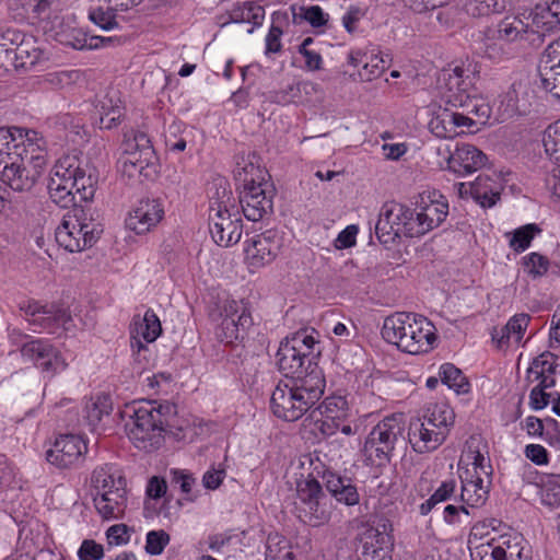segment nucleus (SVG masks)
Wrapping results in <instances>:
<instances>
[{"mask_svg":"<svg viewBox=\"0 0 560 560\" xmlns=\"http://www.w3.org/2000/svg\"><path fill=\"white\" fill-rule=\"evenodd\" d=\"M533 19V13L530 14ZM536 27H533V22L524 23L518 18H504L499 22L494 28H488L486 32L487 40H503L506 43L514 42L518 38L529 39V35H537L538 40H542L545 35L535 32Z\"/></svg>","mask_w":560,"mask_h":560,"instance_id":"b1692460","label":"nucleus"},{"mask_svg":"<svg viewBox=\"0 0 560 560\" xmlns=\"http://www.w3.org/2000/svg\"><path fill=\"white\" fill-rule=\"evenodd\" d=\"M26 151L16 161L0 168V180L13 191L30 192L43 175L47 164L46 142L39 133H31Z\"/></svg>","mask_w":560,"mask_h":560,"instance_id":"20e7f679","label":"nucleus"},{"mask_svg":"<svg viewBox=\"0 0 560 560\" xmlns=\"http://www.w3.org/2000/svg\"><path fill=\"white\" fill-rule=\"evenodd\" d=\"M86 231L80 224L62 219L55 232L56 242L70 253H79L92 247L97 242V232Z\"/></svg>","mask_w":560,"mask_h":560,"instance_id":"6ab92c4d","label":"nucleus"},{"mask_svg":"<svg viewBox=\"0 0 560 560\" xmlns=\"http://www.w3.org/2000/svg\"><path fill=\"white\" fill-rule=\"evenodd\" d=\"M176 413V406L168 401H141L128 406L124 411L129 418L125 423L127 435L137 448L155 450L163 442V433L174 428Z\"/></svg>","mask_w":560,"mask_h":560,"instance_id":"f03ea898","label":"nucleus"},{"mask_svg":"<svg viewBox=\"0 0 560 560\" xmlns=\"http://www.w3.org/2000/svg\"><path fill=\"white\" fill-rule=\"evenodd\" d=\"M296 515L306 525L318 527L327 524L331 517L328 498L319 481L312 475L296 482Z\"/></svg>","mask_w":560,"mask_h":560,"instance_id":"9d476101","label":"nucleus"},{"mask_svg":"<svg viewBox=\"0 0 560 560\" xmlns=\"http://www.w3.org/2000/svg\"><path fill=\"white\" fill-rule=\"evenodd\" d=\"M118 7H96L89 10V19L104 31H110L118 26L116 12Z\"/></svg>","mask_w":560,"mask_h":560,"instance_id":"49530a36","label":"nucleus"},{"mask_svg":"<svg viewBox=\"0 0 560 560\" xmlns=\"http://www.w3.org/2000/svg\"><path fill=\"white\" fill-rule=\"evenodd\" d=\"M455 480L443 481L440 487L420 505L422 515L429 514L438 504L448 501L455 493Z\"/></svg>","mask_w":560,"mask_h":560,"instance_id":"c03bdc74","label":"nucleus"},{"mask_svg":"<svg viewBox=\"0 0 560 560\" xmlns=\"http://www.w3.org/2000/svg\"><path fill=\"white\" fill-rule=\"evenodd\" d=\"M533 27L542 35L560 30V0H545L533 10Z\"/></svg>","mask_w":560,"mask_h":560,"instance_id":"c85d7f7f","label":"nucleus"},{"mask_svg":"<svg viewBox=\"0 0 560 560\" xmlns=\"http://www.w3.org/2000/svg\"><path fill=\"white\" fill-rule=\"evenodd\" d=\"M487 155L472 144L464 143L457 145L455 151L447 159L450 171L465 176L483 167L487 163Z\"/></svg>","mask_w":560,"mask_h":560,"instance_id":"393cba45","label":"nucleus"},{"mask_svg":"<svg viewBox=\"0 0 560 560\" xmlns=\"http://www.w3.org/2000/svg\"><path fill=\"white\" fill-rule=\"evenodd\" d=\"M244 182V190L240 196L242 211L247 220L257 222L272 212L273 194L267 183L256 184L253 178H245Z\"/></svg>","mask_w":560,"mask_h":560,"instance_id":"2eb2a0df","label":"nucleus"},{"mask_svg":"<svg viewBox=\"0 0 560 560\" xmlns=\"http://www.w3.org/2000/svg\"><path fill=\"white\" fill-rule=\"evenodd\" d=\"M322 478L327 491L338 502L348 506L359 503L360 494L353 481L348 477H342L329 469L324 470Z\"/></svg>","mask_w":560,"mask_h":560,"instance_id":"bb28decb","label":"nucleus"},{"mask_svg":"<svg viewBox=\"0 0 560 560\" xmlns=\"http://www.w3.org/2000/svg\"><path fill=\"white\" fill-rule=\"evenodd\" d=\"M47 189L51 201L60 208L69 209L80 202L79 195L74 190L69 189L68 186L61 185L59 178L49 179Z\"/></svg>","mask_w":560,"mask_h":560,"instance_id":"a19ab883","label":"nucleus"},{"mask_svg":"<svg viewBox=\"0 0 560 560\" xmlns=\"http://www.w3.org/2000/svg\"><path fill=\"white\" fill-rule=\"evenodd\" d=\"M468 188L470 196L482 208H491L500 199V185L487 175H479Z\"/></svg>","mask_w":560,"mask_h":560,"instance_id":"7c9ffc66","label":"nucleus"},{"mask_svg":"<svg viewBox=\"0 0 560 560\" xmlns=\"http://www.w3.org/2000/svg\"><path fill=\"white\" fill-rule=\"evenodd\" d=\"M526 430L529 435L542 436L546 428V435H550L549 443L551 445L560 443V425L552 418H546L544 421L537 417L529 416L525 420Z\"/></svg>","mask_w":560,"mask_h":560,"instance_id":"4c0bfd02","label":"nucleus"},{"mask_svg":"<svg viewBox=\"0 0 560 560\" xmlns=\"http://www.w3.org/2000/svg\"><path fill=\"white\" fill-rule=\"evenodd\" d=\"M276 359L279 371L288 378L301 375L308 361L315 362V357H310V353L291 345L285 338L280 342Z\"/></svg>","mask_w":560,"mask_h":560,"instance_id":"a878e982","label":"nucleus"},{"mask_svg":"<svg viewBox=\"0 0 560 560\" xmlns=\"http://www.w3.org/2000/svg\"><path fill=\"white\" fill-rule=\"evenodd\" d=\"M489 488L485 486L480 476L475 478H462V491L459 501L469 509L482 506L488 500Z\"/></svg>","mask_w":560,"mask_h":560,"instance_id":"473e14b6","label":"nucleus"},{"mask_svg":"<svg viewBox=\"0 0 560 560\" xmlns=\"http://www.w3.org/2000/svg\"><path fill=\"white\" fill-rule=\"evenodd\" d=\"M511 4L512 0H470L466 5V11L474 18H481L501 13Z\"/></svg>","mask_w":560,"mask_h":560,"instance_id":"79ce46f5","label":"nucleus"},{"mask_svg":"<svg viewBox=\"0 0 560 560\" xmlns=\"http://www.w3.org/2000/svg\"><path fill=\"white\" fill-rule=\"evenodd\" d=\"M399 231V228L395 226L394 223H390L388 214H385V212L382 210L375 225V234L378 241L382 244L394 243L396 238L400 237Z\"/></svg>","mask_w":560,"mask_h":560,"instance_id":"8fccbe9b","label":"nucleus"},{"mask_svg":"<svg viewBox=\"0 0 560 560\" xmlns=\"http://www.w3.org/2000/svg\"><path fill=\"white\" fill-rule=\"evenodd\" d=\"M31 133H38L35 130L20 127H0V168L8 167L10 162L16 161L20 153L26 151V143Z\"/></svg>","mask_w":560,"mask_h":560,"instance_id":"5701e85b","label":"nucleus"},{"mask_svg":"<svg viewBox=\"0 0 560 560\" xmlns=\"http://www.w3.org/2000/svg\"><path fill=\"white\" fill-rule=\"evenodd\" d=\"M459 107L472 118H477L479 122H485L490 116L489 105L477 95V92L469 96L464 106Z\"/></svg>","mask_w":560,"mask_h":560,"instance_id":"603ef678","label":"nucleus"},{"mask_svg":"<svg viewBox=\"0 0 560 560\" xmlns=\"http://www.w3.org/2000/svg\"><path fill=\"white\" fill-rule=\"evenodd\" d=\"M265 19V9L255 2H244L234 5L228 13V20L222 22L224 26L229 23H250L253 27L247 31L252 34L254 28L260 26Z\"/></svg>","mask_w":560,"mask_h":560,"instance_id":"2f4dec72","label":"nucleus"},{"mask_svg":"<svg viewBox=\"0 0 560 560\" xmlns=\"http://www.w3.org/2000/svg\"><path fill=\"white\" fill-rule=\"evenodd\" d=\"M171 540L170 535L163 530H150L147 534L145 552L151 556L161 555Z\"/></svg>","mask_w":560,"mask_h":560,"instance_id":"6e6d98bb","label":"nucleus"},{"mask_svg":"<svg viewBox=\"0 0 560 560\" xmlns=\"http://www.w3.org/2000/svg\"><path fill=\"white\" fill-rule=\"evenodd\" d=\"M422 419L410 422L408 442L419 454L435 451L445 441L454 424V411L447 405H435Z\"/></svg>","mask_w":560,"mask_h":560,"instance_id":"0eeeda50","label":"nucleus"},{"mask_svg":"<svg viewBox=\"0 0 560 560\" xmlns=\"http://www.w3.org/2000/svg\"><path fill=\"white\" fill-rule=\"evenodd\" d=\"M79 195L80 202L92 201L97 184L95 168L83 164L75 154H67L57 160L50 171L49 179H58Z\"/></svg>","mask_w":560,"mask_h":560,"instance_id":"6e6552de","label":"nucleus"},{"mask_svg":"<svg viewBox=\"0 0 560 560\" xmlns=\"http://www.w3.org/2000/svg\"><path fill=\"white\" fill-rule=\"evenodd\" d=\"M478 75V65L470 61L443 69L438 79L442 98L454 107L464 106L477 91Z\"/></svg>","mask_w":560,"mask_h":560,"instance_id":"9b49d317","label":"nucleus"},{"mask_svg":"<svg viewBox=\"0 0 560 560\" xmlns=\"http://www.w3.org/2000/svg\"><path fill=\"white\" fill-rule=\"evenodd\" d=\"M493 552L499 560H532L529 549L523 545V537L517 535L502 536Z\"/></svg>","mask_w":560,"mask_h":560,"instance_id":"72a5a7b5","label":"nucleus"},{"mask_svg":"<svg viewBox=\"0 0 560 560\" xmlns=\"http://www.w3.org/2000/svg\"><path fill=\"white\" fill-rule=\"evenodd\" d=\"M63 0H9V8L15 11V16L28 19L33 23L40 24L43 30L52 33V37L63 46L73 49H96L102 44V38L89 35L81 28L70 27L62 22L58 23V30L54 22L59 20V12Z\"/></svg>","mask_w":560,"mask_h":560,"instance_id":"f257e3e1","label":"nucleus"},{"mask_svg":"<svg viewBox=\"0 0 560 560\" xmlns=\"http://www.w3.org/2000/svg\"><path fill=\"white\" fill-rule=\"evenodd\" d=\"M164 202L161 198H141L129 211L125 224L138 235L149 233L163 220Z\"/></svg>","mask_w":560,"mask_h":560,"instance_id":"4468645a","label":"nucleus"},{"mask_svg":"<svg viewBox=\"0 0 560 560\" xmlns=\"http://www.w3.org/2000/svg\"><path fill=\"white\" fill-rule=\"evenodd\" d=\"M245 258L250 269H259L278 256L282 237L276 230H267L246 240Z\"/></svg>","mask_w":560,"mask_h":560,"instance_id":"dca6fc26","label":"nucleus"},{"mask_svg":"<svg viewBox=\"0 0 560 560\" xmlns=\"http://www.w3.org/2000/svg\"><path fill=\"white\" fill-rule=\"evenodd\" d=\"M125 151H138L144 153V158H154L155 151L147 132L132 131V137H127L124 142Z\"/></svg>","mask_w":560,"mask_h":560,"instance_id":"de8ad7c7","label":"nucleus"},{"mask_svg":"<svg viewBox=\"0 0 560 560\" xmlns=\"http://www.w3.org/2000/svg\"><path fill=\"white\" fill-rule=\"evenodd\" d=\"M91 202L92 201L78 202L77 206H73L72 210L63 217V219L80 224V226L86 231H91L90 226H93V232H97L98 240L103 233V229L98 222V215Z\"/></svg>","mask_w":560,"mask_h":560,"instance_id":"f704fd0d","label":"nucleus"},{"mask_svg":"<svg viewBox=\"0 0 560 560\" xmlns=\"http://www.w3.org/2000/svg\"><path fill=\"white\" fill-rule=\"evenodd\" d=\"M110 411L112 402L107 396H98L95 400L86 402L84 408V418L91 427V430H96L103 417L109 416Z\"/></svg>","mask_w":560,"mask_h":560,"instance_id":"37998d69","label":"nucleus"},{"mask_svg":"<svg viewBox=\"0 0 560 560\" xmlns=\"http://www.w3.org/2000/svg\"><path fill=\"white\" fill-rule=\"evenodd\" d=\"M393 530L392 524L388 520H382L376 527L369 528L364 536L365 540L372 542V546L382 547L383 550L393 551L394 537L390 534Z\"/></svg>","mask_w":560,"mask_h":560,"instance_id":"ea45409f","label":"nucleus"},{"mask_svg":"<svg viewBox=\"0 0 560 560\" xmlns=\"http://www.w3.org/2000/svg\"><path fill=\"white\" fill-rule=\"evenodd\" d=\"M222 315V322L215 330L217 338L225 345L243 341L254 324L250 313L243 304L228 301Z\"/></svg>","mask_w":560,"mask_h":560,"instance_id":"f8f14e48","label":"nucleus"},{"mask_svg":"<svg viewBox=\"0 0 560 560\" xmlns=\"http://www.w3.org/2000/svg\"><path fill=\"white\" fill-rule=\"evenodd\" d=\"M289 383L298 393L304 396L313 407L318 402L326 386L323 370L316 362L308 361L301 375H294Z\"/></svg>","mask_w":560,"mask_h":560,"instance_id":"412c9836","label":"nucleus"},{"mask_svg":"<svg viewBox=\"0 0 560 560\" xmlns=\"http://www.w3.org/2000/svg\"><path fill=\"white\" fill-rule=\"evenodd\" d=\"M20 310L28 317L30 324L48 332H55L71 320L70 314L57 304H40L38 301L28 300L20 303Z\"/></svg>","mask_w":560,"mask_h":560,"instance_id":"f3484780","label":"nucleus"},{"mask_svg":"<svg viewBox=\"0 0 560 560\" xmlns=\"http://www.w3.org/2000/svg\"><path fill=\"white\" fill-rule=\"evenodd\" d=\"M470 515L469 508L464 503L447 504L443 509V521L447 525H456L463 523Z\"/></svg>","mask_w":560,"mask_h":560,"instance_id":"bf43d9fd","label":"nucleus"},{"mask_svg":"<svg viewBox=\"0 0 560 560\" xmlns=\"http://www.w3.org/2000/svg\"><path fill=\"white\" fill-rule=\"evenodd\" d=\"M88 446L83 439L75 434H62L56 439L51 448L46 452V459L58 468H69L83 460Z\"/></svg>","mask_w":560,"mask_h":560,"instance_id":"a211bd4d","label":"nucleus"},{"mask_svg":"<svg viewBox=\"0 0 560 560\" xmlns=\"http://www.w3.org/2000/svg\"><path fill=\"white\" fill-rule=\"evenodd\" d=\"M544 501L549 505L560 504V474L549 476L544 488Z\"/></svg>","mask_w":560,"mask_h":560,"instance_id":"680f3d73","label":"nucleus"},{"mask_svg":"<svg viewBox=\"0 0 560 560\" xmlns=\"http://www.w3.org/2000/svg\"><path fill=\"white\" fill-rule=\"evenodd\" d=\"M24 40L25 34L23 32L16 28L0 26V51L5 52L7 56L13 51L14 47L23 52L21 46Z\"/></svg>","mask_w":560,"mask_h":560,"instance_id":"09e8293b","label":"nucleus"},{"mask_svg":"<svg viewBox=\"0 0 560 560\" xmlns=\"http://www.w3.org/2000/svg\"><path fill=\"white\" fill-rule=\"evenodd\" d=\"M21 354L24 359L34 362L43 371H50L54 369V363L57 362L58 355L52 345L44 339H32L22 343Z\"/></svg>","mask_w":560,"mask_h":560,"instance_id":"cd10ccee","label":"nucleus"},{"mask_svg":"<svg viewBox=\"0 0 560 560\" xmlns=\"http://www.w3.org/2000/svg\"><path fill=\"white\" fill-rule=\"evenodd\" d=\"M230 192L220 180L215 196L210 197L209 231L212 240L220 246L229 247L240 242L243 224L237 214L232 215L228 209Z\"/></svg>","mask_w":560,"mask_h":560,"instance_id":"1a4fd4ad","label":"nucleus"},{"mask_svg":"<svg viewBox=\"0 0 560 560\" xmlns=\"http://www.w3.org/2000/svg\"><path fill=\"white\" fill-rule=\"evenodd\" d=\"M319 409L324 408V411L320 413H326L327 418H338L341 419L346 416V411L348 409V402L342 396H330L325 398V400L319 405Z\"/></svg>","mask_w":560,"mask_h":560,"instance_id":"4d7b16f0","label":"nucleus"},{"mask_svg":"<svg viewBox=\"0 0 560 560\" xmlns=\"http://www.w3.org/2000/svg\"><path fill=\"white\" fill-rule=\"evenodd\" d=\"M385 214H388L390 223L399 228V236L405 235L410 237V231L408 230L412 221H415V211L398 202L385 203L382 208Z\"/></svg>","mask_w":560,"mask_h":560,"instance_id":"c9c22d12","label":"nucleus"},{"mask_svg":"<svg viewBox=\"0 0 560 560\" xmlns=\"http://www.w3.org/2000/svg\"><path fill=\"white\" fill-rule=\"evenodd\" d=\"M530 320V316L525 313L514 315L504 327L500 330V337L492 336L493 340H497L498 345L501 347L510 342L511 339L514 342H520L523 338V332L525 331L528 323Z\"/></svg>","mask_w":560,"mask_h":560,"instance_id":"e433bc0d","label":"nucleus"},{"mask_svg":"<svg viewBox=\"0 0 560 560\" xmlns=\"http://www.w3.org/2000/svg\"><path fill=\"white\" fill-rule=\"evenodd\" d=\"M120 159H129V163L138 166V175L145 178L151 176V171L154 168L156 155L154 158H144V153L138 151H125Z\"/></svg>","mask_w":560,"mask_h":560,"instance_id":"864d4df0","label":"nucleus"},{"mask_svg":"<svg viewBox=\"0 0 560 560\" xmlns=\"http://www.w3.org/2000/svg\"><path fill=\"white\" fill-rule=\"evenodd\" d=\"M439 377L444 385L454 389L457 394L469 392L470 385L467 377L452 363H444L440 366Z\"/></svg>","mask_w":560,"mask_h":560,"instance_id":"58836bf2","label":"nucleus"},{"mask_svg":"<svg viewBox=\"0 0 560 560\" xmlns=\"http://www.w3.org/2000/svg\"><path fill=\"white\" fill-rule=\"evenodd\" d=\"M103 556V546L92 539L83 540L78 550V557L80 560H100Z\"/></svg>","mask_w":560,"mask_h":560,"instance_id":"052dcab7","label":"nucleus"},{"mask_svg":"<svg viewBox=\"0 0 560 560\" xmlns=\"http://www.w3.org/2000/svg\"><path fill=\"white\" fill-rule=\"evenodd\" d=\"M303 11L302 18L307 21L313 27L324 26L328 21V15L324 13L319 5H311L308 8H301Z\"/></svg>","mask_w":560,"mask_h":560,"instance_id":"69168bd1","label":"nucleus"},{"mask_svg":"<svg viewBox=\"0 0 560 560\" xmlns=\"http://www.w3.org/2000/svg\"><path fill=\"white\" fill-rule=\"evenodd\" d=\"M405 421L400 413L385 417L368 434L363 454L369 465L383 467L390 463L396 451L406 448Z\"/></svg>","mask_w":560,"mask_h":560,"instance_id":"423d86ee","label":"nucleus"},{"mask_svg":"<svg viewBox=\"0 0 560 560\" xmlns=\"http://www.w3.org/2000/svg\"><path fill=\"white\" fill-rule=\"evenodd\" d=\"M539 77L542 88L560 80V37L545 49L539 63Z\"/></svg>","mask_w":560,"mask_h":560,"instance_id":"c756f323","label":"nucleus"},{"mask_svg":"<svg viewBox=\"0 0 560 560\" xmlns=\"http://www.w3.org/2000/svg\"><path fill=\"white\" fill-rule=\"evenodd\" d=\"M107 540L109 545H122L127 544L130 539L128 526L125 524H116L110 526L106 532Z\"/></svg>","mask_w":560,"mask_h":560,"instance_id":"338daca9","label":"nucleus"},{"mask_svg":"<svg viewBox=\"0 0 560 560\" xmlns=\"http://www.w3.org/2000/svg\"><path fill=\"white\" fill-rule=\"evenodd\" d=\"M433 324L415 313L396 312L384 319L382 337L410 354L427 353L436 340Z\"/></svg>","mask_w":560,"mask_h":560,"instance_id":"7ed1b4c3","label":"nucleus"},{"mask_svg":"<svg viewBox=\"0 0 560 560\" xmlns=\"http://www.w3.org/2000/svg\"><path fill=\"white\" fill-rule=\"evenodd\" d=\"M527 272L533 277H540L549 269V259L538 253H530L523 257Z\"/></svg>","mask_w":560,"mask_h":560,"instance_id":"13d9d810","label":"nucleus"},{"mask_svg":"<svg viewBox=\"0 0 560 560\" xmlns=\"http://www.w3.org/2000/svg\"><path fill=\"white\" fill-rule=\"evenodd\" d=\"M100 125L101 128L112 129L120 124L122 117V108L118 105H112V100L107 104L105 101L100 102Z\"/></svg>","mask_w":560,"mask_h":560,"instance_id":"3c124183","label":"nucleus"},{"mask_svg":"<svg viewBox=\"0 0 560 560\" xmlns=\"http://www.w3.org/2000/svg\"><path fill=\"white\" fill-rule=\"evenodd\" d=\"M120 159H129V163L138 166V175L145 178L151 176V171L154 168L156 155L154 158H144V153L138 151H125Z\"/></svg>","mask_w":560,"mask_h":560,"instance_id":"5fc2aeb1","label":"nucleus"},{"mask_svg":"<svg viewBox=\"0 0 560 560\" xmlns=\"http://www.w3.org/2000/svg\"><path fill=\"white\" fill-rule=\"evenodd\" d=\"M291 345H294L296 348L310 353V357L313 355V348L316 343L315 338L312 335H308L306 330H299L294 332L291 337L285 338Z\"/></svg>","mask_w":560,"mask_h":560,"instance_id":"e2e57ef3","label":"nucleus"},{"mask_svg":"<svg viewBox=\"0 0 560 560\" xmlns=\"http://www.w3.org/2000/svg\"><path fill=\"white\" fill-rule=\"evenodd\" d=\"M448 214V203L446 200H430L429 203L423 202L419 211L415 213V221L411 225L410 237H420L425 233L439 228Z\"/></svg>","mask_w":560,"mask_h":560,"instance_id":"aec40b11","label":"nucleus"},{"mask_svg":"<svg viewBox=\"0 0 560 560\" xmlns=\"http://www.w3.org/2000/svg\"><path fill=\"white\" fill-rule=\"evenodd\" d=\"M364 560H392V551L383 550L382 547H373L372 542L364 540L362 548Z\"/></svg>","mask_w":560,"mask_h":560,"instance_id":"774afa93","label":"nucleus"},{"mask_svg":"<svg viewBox=\"0 0 560 560\" xmlns=\"http://www.w3.org/2000/svg\"><path fill=\"white\" fill-rule=\"evenodd\" d=\"M540 232L541 229L535 223L521 226L513 232L510 238V247L516 253L524 252L529 247L533 238Z\"/></svg>","mask_w":560,"mask_h":560,"instance_id":"a18cd8bd","label":"nucleus"},{"mask_svg":"<svg viewBox=\"0 0 560 560\" xmlns=\"http://www.w3.org/2000/svg\"><path fill=\"white\" fill-rule=\"evenodd\" d=\"M93 502L98 514L106 520L122 517L127 508V482L113 465L93 470L91 477Z\"/></svg>","mask_w":560,"mask_h":560,"instance_id":"39448f33","label":"nucleus"},{"mask_svg":"<svg viewBox=\"0 0 560 560\" xmlns=\"http://www.w3.org/2000/svg\"><path fill=\"white\" fill-rule=\"evenodd\" d=\"M129 329L130 347L138 354L147 350L144 342H153L162 331L160 319L152 310H148L143 316L135 315Z\"/></svg>","mask_w":560,"mask_h":560,"instance_id":"4be33fe9","label":"nucleus"},{"mask_svg":"<svg viewBox=\"0 0 560 560\" xmlns=\"http://www.w3.org/2000/svg\"><path fill=\"white\" fill-rule=\"evenodd\" d=\"M431 131L439 138H452L456 135L454 126H452L450 118L436 117L430 121Z\"/></svg>","mask_w":560,"mask_h":560,"instance_id":"0e129e2a","label":"nucleus"},{"mask_svg":"<svg viewBox=\"0 0 560 560\" xmlns=\"http://www.w3.org/2000/svg\"><path fill=\"white\" fill-rule=\"evenodd\" d=\"M272 413L284 421H296L313 406L289 382H279L270 397Z\"/></svg>","mask_w":560,"mask_h":560,"instance_id":"ddd939ff","label":"nucleus"}]
</instances>
